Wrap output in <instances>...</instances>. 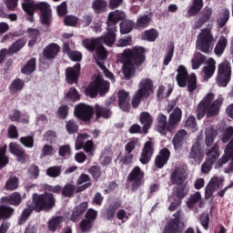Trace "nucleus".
Segmentation results:
<instances>
[{"instance_id":"f257e3e1","label":"nucleus","mask_w":233,"mask_h":233,"mask_svg":"<svg viewBox=\"0 0 233 233\" xmlns=\"http://www.w3.org/2000/svg\"><path fill=\"white\" fill-rule=\"evenodd\" d=\"M116 27H108L107 25V33L104 37L101 38H90L83 40L82 44L86 50L90 52H95L94 57L98 66L103 70L104 75L107 77V79H111L114 81V74L106 69L103 62L106 59V49L103 46L102 41L107 46H112L114 43H116Z\"/></svg>"},{"instance_id":"f03ea898","label":"nucleus","mask_w":233,"mask_h":233,"mask_svg":"<svg viewBox=\"0 0 233 233\" xmlns=\"http://www.w3.org/2000/svg\"><path fill=\"white\" fill-rule=\"evenodd\" d=\"M122 57L124 61L123 74L126 79H130L134 76V65L139 66L145 63V48L135 46L132 49H126Z\"/></svg>"},{"instance_id":"7ed1b4c3","label":"nucleus","mask_w":233,"mask_h":233,"mask_svg":"<svg viewBox=\"0 0 233 233\" xmlns=\"http://www.w3.org/2000/svg\"><path fill=\"white\" fill-rule=\"evenodd\" d=\"M23 10L27 14V21L34 23V14L40 10V21L43 25H50L52 21V10L50 5L45 2L35 4L34 0H24L22 3Z\"/></svg>"},{"instance_id":"20e7f679","label":"nucleus","mask_w":233,"mask_h":233,"mask_svg":"<svg viewBox=\"0 0 233 233\" xmlns=\"http://www.w3.org/2000/svg\"><path fill=\"white\" fill-rule=\"evenodd\" d=\"M214 93H208L197 108V116L198 119H201L205 117H214V116H218L219 114V108L223 105V97L219 96L218 99L214 100Z\"/></svg>"},{"instance_id":"39448f33","label":"nucleus","mask_w":233,"mask_h":233,"mask_svg":"<svg viewBox=\"0 0 233 233\" xmlns=\"http://www.w3.org/2000/svg\"><path fill=\"white\" fill-rule=\"evenodd\" d=\"M56 205V200L54 199V196L52 194L46 193L45 195H34L33 196V205H27L22 213V217L19 220V224L23 225L28 217L32 214V210H48L52 208Z\"/></svg>"},{"instance_id":"423d86ee","label":"nucleus","mask_w":233,"mask_h":233,"mask_svg":"<svg viewBox=\"0 0 233 233\" xmlns=\"http://www.w3.org/2000/svg\"><path fill=\"white\" fill-rule=\"evenodd\" d=\"M216 41H218V38L214 37L212 30L210 28H204L197 36L196 48L204 54H210L214 50Z\"/></svg>"},{"instance_id":"0eeeda50","label":"nucleus","mask_w":233,"mask_h":233,"mask_svg":"<svg viewBox=\"0 0 233 233\" xmlns=\"http://www.w3.org/2000/svg\"><path fill=\"white\" fill-rule=\"evenodd\" d=\"M176 81L180 88H185L187 83L188 92H194L198 88V78L196 74L192 73L188 78V71L185 66H179L177 69Z\"/></svg>"},{"instance_id":"6e6552de","label":"nucleus","mask_w":233,"mask_h":233,"mask_svg":"<svg viewBox=\"0 0 233 233\" xmlns=\"http://www.w3.org/2000/svg\"><path fill=\"white\" fill-rule=\"evenodd\" d=\"M154 94V83L150 78L142 79L138 85V90L133 96L132 105L134 108L139 106L141 99H148Z\"/></svg>"},{"instance_id":"1a4fd4ad","label":"nucleus","mask_w":233,"mask_h":233,"mask_svg":"<svg viewBox=\"0 0 233 233\" xmlns=\"http://www.w3.org/2000/svg\"><path fill=\"white\" fill-rule=\"evenodd\" d=\"M110 88V83L106 81L101 76H97L95 81L90 84L85 90L86 96L89 97H96L98 94L103 96V94H106Z\"/></svg>"},{"instance_id":"9d476101","label":"nucleus","mask_w":233,"mask_h":233,"mask_svg":"<svg viewBox=\"0 0 233 233\" xmlns=\"http://www.w3.org/2000/svg\"><path fill=\"white\" fill-rule=\"evenodd\" d=\"M231 74L232 70L228 61H224L218 65V74L217 76V84L218 86H227V85H228V81H230Z\"/></svg>"},{"instance_id":"9b49d317","label":"nucleus","mask_w":233,"mask_h":233,"mask_svg":"<svg viewBox=\"0 0 233 233\" xmlns=\"http://www.w3.org/2000/svg\"><path fill=\"white\" fill-rule=\"evenodd\" d=\"M88 134H80L76 141V150H81V148H84L86 154L89 156H94V150H96L94 142L92 140H87L85 143L83 142L85 139H88Z\"/></svg>"},{"instance_id":"f8f14e48","label":"nucleus","mask_w":233,"mask_h":233,"mask_svg":"<svg viewBox=\"0 0 233 233\" xmlns=\"http://www.w3.org/2000/svg\"><path fill=\"white\" fill-rule=\"evenodd\" d=\"M92 114H94V109L88 105L79 104L75 107V116L83 121H90Z\"/></svg>"},{"instance_id":"ddd939ff","label":"nucleus","mask_w":233,"mask_h":233,"mask_svg":"<svg viewBox=\"0 0 233 233\" xmlns=\"http://www.w3.org/2000/svg\"><path fill=\"white\" fill-rule=\"evenodd\" d=\"M232 161L233 163V137L230 139L228 144L226 146L224 149V155L218 161L217 165L215 166L216 168H221L223 165L228 163V161Z\"/></svg>"},{"instance_id":"4468645a","label":"nucleus","mask_w":233,"mask_h":233,"mask_svg":"<svg viewBox=\"0 0 233 233\" xmlns=\"http://www.w3.org/2000/svg\"><path fill=\"white\" fill-rule=\"evenodd\" d=\"M154 155V144L151 141H147L145 143L144 147L142 149V153L139 158V161L142 165H147L152 159V156Z\"/></svg>"},{"instance_id":"2eb2a0df","label":"nucleus","mask_w":233,"mask_h":233,"mask_svg":"<svg viewBox=\"0 0 233 233\" xmlns=\"http://www.w3.org/2000/svg\"><path fill=\"white\" fill-rule=\"evenodd\" d=\"M81 70V65L76 64L73 67H68L66 70V79L69 85H74L77 83V78L79 77V72Z\"/></svg>"},{"instance_id":"dca6fc26","label":"nucleus","mask_w":233,"mask_h":233,"mask_svg":"<svg viewBox=\"0 0 233 233\" xmlns=\"http://www.w3.org/2000/svg\"><path fill=\"white\" fill-rule=\"evenodd\" d=\"M181 116L182 112L180 108L177 107L172 111L167 127V132H172L176 128V125L181 121Z\"/></svg>"},{"instance_id":"f3484780","label":"nucleus","mask_w":233,"mask_h":233,"mask_svg":"<svg viewBox=\"0 0 233 233\" xmlns=\"http://www.w3.org/2000/svg\"><path fill=\"white\" fill-rule=\"evenodd\" d=\"M9 152L17 157V161L20 163H25L26 159V155L25 154V149L23 147L19 146L16 143H10L9 144Z\"/></svg>"},{"instance_id":"a211bd4d","label":"nucleus","mask_w":233,"mask_h":233,"mask_svg":"<svg viewBox=\"0 0 233 233\" xmlns=\"http://www.w3.org/2000/svg\"><path fill=\"white\" fill-rule=\"evenodd\" d=\"M143 177H145V172L141 170V167L137 166L130 172L127 178L129 181L135 182L133 187L134 188H136V187H137L138 185H141V181H143Z\"/></svg>"},{"instance_id":"6ab92c4d","label":"nucleus","mask_w":233,"mask_h":233,"mask_svg":"<svg viewBox=\"0 0 233 233\" xmlns=\"http://www.w3.org/2000/svg\"><path fill=\"white\" fill-rule=\"evenodd\" d=\"M223 181V178H218L217 177L211 178L210 182L206 187V198H212V194L216 192V190H219V185Z\"/></svg>"},{"instance_id":"aec40b11","label":"nucleus","mask_w":233,"mask_h":233,"mask_svg":"<svg viewBox=\"0 0 233 233\" xmlns=\"http://www.w3.org/2000/svg\"><path fill=\"white\" fill-rule=\"evenodd\" d=\"M130 96H128V93L125 90H120L118 92V105L119 108L123 110L124 112H127L130 108Z\"/></svg>"},{"instance_id":"412c9836","label":"nucleus","mask_w":233,"mask_h":233,"mask_svg":"<svg viewBox=\"0 0 233 233\" xmlns=\"http://www.w3.org/2000/svg\"><path fill=\"white\" fill-rule=\"evenodd\" d=\"M121 19H125V12L123 11H114L108 15L107 26L108 28H116V25Z\"/></svg>"},{"instance_id":"4be33fe9","label":"nucleus","mask_w":233,"mask_h":233,"mask_svg":"<svg viewBox=\"0 0 233 233\" xmlns=\"http://www.w3.org/2000/svg\"><path fill=\"white\" fill-rule=\"evenodd\" d=\"M170 157V151L164 148L160 151L159 155L155 159V165L157 168H163Z\"/></svg>"},{"instance_id":"5701e85b","label":"nucleus","mask_w":233,"mask_h":233,"mask_svg":"<svg viewBox=\"0 0 233 233\" xmlns=\"http://www.w3.org/2000/svg\"><path fill=\"white\" fill-rule=\"evenodd\" d=\"M188 134L185 130H179L175 137L173 138V147L175 150H179L181 147H183V143L185 142V139H187Z\"/></svg>"},{"instance_id":"b1692460","label":"nucleus","mask_w":233,"mask_h":233,"mask_svg":"<svg viewBox=\"0 0 233 233\" xmlns=\"http://www.w3.org/2000/svg\"><path fill=\"white\" fill-rule=\"evenodd\" d=\"M216 72V61L213 58L208 60V66L203 67V74L205 81H208Z\"/></svg>"},{"instance_id":"393cba45","label":"nucleus","mask_w":233,"mask_h":233,"mask_svg":"<svg viewBox=\"0 0 233 233\" xmlns=\"http://www.w3.org/2000/svg\"><path fill=\"white\" fill-rule=\"evenodd\" d=\"M205 144L207 147H212L214 145V139L218 136V131L214 129V127L208 126L205 131Z\"/></svg>"},{"instance_id":"a878e982","label":"nucleus","mask_w":233,"mask_h":233,"mask_svg":"<svg viewBox=\"0 0 233 233\" xmlns=\"http://www.w3.org/2000/svg\"><path fill=\"white\" fill-rule=\"evenodd\" d=\"M139 121L141 125H143V130L145 134H147V132L148 131V128L152 127V122L154 121V119L152 118V116H150V113L148 112H142L140 114Z\"/></svg>"},{"instance_id":"bb28decb","label":"nucleus","mask_w":233,"mask_h":233,"mask_svg":"<svg viewBox=\"0 0 233 233\" xmlns=\"http://www.w3.org/2000/svg\"><path fill=\"white\" fill-rule=\"evenodd\" d=\"M171 179L175 185H183V182L187 179V172L181 168L175 169L172 173Z\"/></svg>"},{"instance_id":"cd10ccee","label":"nucleus","mask_w":233,"mask_h":233,"mask_svg":"<svg viewBox=\"0 0 233 233\" xmlns=\"http://www.w3.org/2000/svg\"><path fill=\"white\" fill-rule=\"evenodd\" d=\"M87 208L88 202H82L79 206L74 208L71 219L73 221H78L79 218H81L82 214H85V212H86Z\"/></svg>"},{"instance_id":"c85d7f7f","label":"nucleus","mask_w":233,"mask_h":233,"mask_svg":"<svg viewBox=\"0 0 233 233\" xmlns=\"http://www.w3.org/2000/svg\"><path fill=\"white\" fill-rule=\"evenodd\" d=\"M59 46L57 44H50L44 49V56L46 59H54L59 54Z\"/></svg>"},{"instance_id":"c756f323","label":"nucleus","mask_w":233,"mask_h":233,"mask_svg":"<svg viewBox=\"0 0 233 233\" xmlns=\"http://www.w3.org/2000/svg\"><path fill=\"white\" fill-rule=\"evenodd\" d=\"M78 189L76 192H81L83 190H86L89 187L92 186V183L90 182V177L88 175H81L77 180Z\"/></svg>"},{"instance_id":"7c9ffc66","label":"nucleus","mask_w":233,"mask_h":233,"mask_svg":"<svg viewBox=\"0 0 233 233\" xmlns=\"http://www.w3.org/2000/svg\"><path fill=\"white\" fill-rule=\"evenodd\" d=\"M211 15H212V8L206 7L203 11L202 16L197 22H195V27L201 28V25L206 24L208 21V19H210Z\"/></svg>"},{"instance_id":"2f4dec72","label":"nucleus","mask_w":233,"mask_h":233,"mask_svg":"<svg viewBox=\"0 0 233 233\" xmlns=\"http://www.w3.org/2000/svg\"><path fill=\"white\" fill-rule=\"evenodd\" d=\"M228 41L225 36H220L218 41L217 42L215 46L214 52L216 56H222L223 53L225 52V49L227 48Z\"/></svg>"},{"instance_id":"473e14b6","label":"nucleus","mask_w":233,"mask_h":233,"mask_svg":"<svg viewBox=\"0 0 233 233\" xmlns=\"http://www.w3.org/2000/svg\"><path fill=\"white\" fill-rule=\"evenodd\" d=\"M5 201H6V203H9V205H13L14 207H19V205H21V202L23 201V198L18 192H14L8 197L5 198Z\"/></svg>"},{"instance_id":"72a5a7b5","label":"nucleus","mask_w":233,"mask_h":233,"mask_svg":"<svg viewBox=\"0 0 233 233\" xmlns=\"http://www.w3.org/2000/svg\"><path fill=\"white\" fill-rule=\"evenodd\" d=\"M95 108H96V119H99V117H104V119H108V117L112 116V111H110V109L105 108L99 105H96Z\"/></svg>"},{"instance_id":"f704fd0d","label":"nucleus","mask_w":233,"mask_h":233,"mask_svg":"<svg viewBox=\"0 0 233 233\" xmlns=\"http://www.w3.org/2000/svg\"><path fill=\"white\" fill-rule=\"evenodd\" d=\"M158 35H159V33H157V30L149 29V30H146L143 33L142 39L144 41L154 42V41H156V39H157Z\"/></svg>"},{"instance_id":"c9c22d12","label":"nucleus","mask_w":233,"mask_h":233,"mask_svg":"<svg viewBox=\"0 0 233 233\" xmlns=\"http://www.w3.org/2000/svg\"><path fill=\"white\" fill-rule=\"evenodd\" d=\"M229 17H230V11H228V9H222L218 18V26H220V28H223V26L227 25V22L228 21Z\"/></svg>"},{"instance_id":"e433bc0d","label":"nucleus","mask_w":233,"mask_h":233,"mask_svg":"<svg viewBox=\"0 0 233 233\" xmlns=\"http://www.w3.org/2000/svg\"><path fill=\"white\" fill-rule=\"evenodd\" d=\"M167 127H168V124H167V116L160 114L158 116V126L157 127V132L159 134H166L167 133Z\"/></svg>"},{"instance_id":"4c0bfd02","label":"nucleus","mask_w":233,"mask_h":233,"mask_svg":"<svg viewBox=\"0 0 233 233\" xmlns=\"http://www.w3.org/2000/svg\"><path fill=\"white\" fill-rule=\"evenodd\" d=\"M205 56L201 55V53L195 54L193 59L191 60L192 69L198 70L199 66H201V65L205 63Z\"/></svg>"},{"instance_id":"58836bf2","label":"nucleus","mask_w":233,"mask_h":233,"mask_svg":"<svg viewBox=\"0 0 233 233\" xmlns=\"http://www.w3.org/2000/svg\"><path fill=\"white\" fill-rule=\"evenodd\" d=\"M92 8L96 14H101L106 10V1L105 0H94Z\"/></svg>"},{"instance_id":"ea45409f","label":"nucleus","mask_w":233,"mask_h":233,"mask_svg":"<svg viewBox=\"0 0 233 233\" xmlns=\"http://www.w3.org/2000/svg\"><path fill=\"white\" fill-rule=\"evenodd\" d=\"M25 86V82L21 79H15L12 82V84L9 86V90L11 94H17L19 90H23V87Z\"/></svg>"},{"instance_id":"a19ab883","label":"nucleus","mask_w":233,"mask_h":233,"mask_svg":"<svg viewBox=\"0 0 233 233\" xmlns=\"http://www.w3.org/2000/svg\"><path fill=\"white\" fill-rule=\"evenodd\" d=\"M201 201V193L199 191H197L196 193L192 194L187 202V206L188 207V208H194V206L197 203H199Z\"/></svg>"},{"instance_id":"79ce46f5","label":"nucleus","mask_w":233,"mask_h":233,"mask_svg":"<svg viewBox=\"0 0 233 233\" xmlns=\"http://www.w3.org/2000/svg\"><path fill=\"white\" fill-rule=\"evenodd\" d=\"M63 223V217L57 216L53 218L51 220L48 221V228L51 232H56L57 229L58 225Z\"/></svg>"},{"instance_id":"37998d69","label":"nucleus","mask_w":233,"mask_h":233,"mask_svg":"<svg viewBox=\"0 0 233 233\" xmlns=\"http://www.w3.org/2000/svg\"><path fill=\"white\" fill-rule=\"evenodd\" d=\"M14 214V208L6 206H0V219H8L12 218Z\"/></svg>"},{"instance_id":"c03bdc74","label":"nucleus","mask_w":233,"mask_h":233,"mask_svg":"<svg viewBox=\"0 0 233 233\" xmlns=\"http://www.w3.org/2000/svg\"><path fill=\"white\" fill-rule=\"evenodd\" d=\"M132 28H134V23L132 20H124L120 24L121 34H130V32H132Z\"/></svg>"},{"instance_id":"a18cd8bd","label":"nucleus","mask_w":233,"mask_h":233,"mask_svg":"<svg viewBox=\"0 0 233 233\" xmlns=\"http://www.w3.org/2000/svg\"><path fill=\"white\" fill-rule=\"evenodd\" d=\"M6 145L0 146V168H3L8 165V157L5 155L6 154Z\"/></svg>"},{"instance_id":"49530a36","label":"nucleus","mask_w":233,"mask_h":233,"mask_svg":"<svg viewBox=\"0 0 233 233\" xmlns=\"http://www.w3.org/2000/svg\"><path fill=\"white\" fill-rule=\"evenodd\" d=\"M203 8V0H194L193 5L188 10L189 15H196Z\"/></svg>"},{"instance_id":"de8ad7c7","label":"nucleus","mask_w":233,"mask_h":233,"mask_svg":"<svg viewBox=\"0 0 233 233\" xmlns=\"http://www.w3.org/2000/svg\"><path fill=\"white\" fill-rule=\"evenodd\" d=\"M199 156H201V144L199 142H196L191 147L189 157H191V159H196L199 157Z\"/></svg>"},{"instance_id":"09e8293b","label":"nucleus","mask_w":233,"mask_h":233,"mask_svg":"<svg viewBox=\"0 0 233 233\" xmlns=\"http://www.w3.org/2000/svg\"><path fill=\"white\" fill-rule=\"evenodd\" d=\"M26 45V41L21 39L17 40L13 46L9 48V56H12L14 54H16V52H19L23 46Z\"/></svg>"},{"instance_id":"8fccbe9b","label":"nucleus","mask_w":233,"mask_h":233,"mask_svg":"<svg viewBox=\"0 0 233 233\" xmlns=\"http://www.w3.org/2000/svg\"><path fill=\"white\" fill-rule=\"evenodd\" d=\"M35 70V58H31L22 68V74H32Z\"/></svg>"},{"instance_id":"3c124183","label":"nucleus","mask_w":233,"mask_h":233,"mask_svg":"<svg viewBox=\"0 0 233 233\" xmlns=\"http://www.w3.org/2000/svg\"><path fill=\"white\" fill-rule=\"evenodd\" d=\"M19 187V179L15 177H10L5 183V189L15 190Z\"/></svg>"},{"instance_id":"603ef678","label":"nucleus","mask_w":233,"mask_h":233,"mask_svg":"<svg viewBox=\"0 0 233 233\" xmlns=\"http://www.w3.org/2000/svg\"><path fill=\"white\" fill-rule=\"evenodd\" d=\"M74 192H76V186L66 184L62 190V195L65 196V198H72L74 196Z\"/></svg>"},{"instance_id":"864d4df0","label":"nucleus","mask_w":233,"mask_h":233,"mask_svg":"<svg viewBox=\"0 0 233 233\" xmlns=\"http://www.w3.org/2000/svg\"><path fill=\"white\" fill-rule=\"evenodd\" d=\"M20 143L25 147V148H34V137H20Z\"/></svg>"},{"instance_id":"5fc2aeb1","label":"nucleus","mask_w":233,"mask_h":233,"mask_svg":"<svg viewBox=\"0 0 233 233\" xmlns=\"http://www.w3.org/2000/svg\"><path fill=\"white\" fill-rule=\"evenodd\" d=\"M149 23H150V17H148L147 15L140 16L137 21V27L147 28Z\"/></svg>"},{"instance_id":"6e6d98bb","label":"nucleus","mask_w":233,"mask_h":233,"mask_svg":"<svg viewBox=\"0 0 233 233\" xmlns=\"http://www.w3.org/2000/svg\"><path fill=\"white\" fill-rule=\"evenodd\" d=\"M56 154V149L50 145H45L42 147V153H41V157H45L46 156H54Z\"/></svg>"},{"instance_id":"4d7b16f0","label":"nucleus","mask_w":233,"mask_h":233,"mask_svg":"<svg viewBox=\"0 0 233 233\" xmlns=\"http://www.w3.org/2000/svg\"><path fill=\"white\" fill-rule=\"evenodd\" d=\"M46 174L47 176H49V177H58V176H61V167H49L46 170Z\"/></svg>"},{"instance_id":"13d9d810","label":"nucleus","mask_w":233,"mask_h":233,"mask_svg":"<svg viewBox=\"0 0 233 233\" xmlns=\"http://www.w3.org/2000/svg\"><path fill=\"white\" fill-rule=\"evenodd\" d=\"M29 35L31 40L28 42V46H34L37 41V37L39 36V31H37V29H29Z\"/></svg>"},{"instance_id":"bf43d9fd","label":"nucleus","mask_w":233,"mask_h":233,"mask_svg":"<svg viewBox=\"0 0 233 233\" xmlns=\"http://www.w3.org/2000/svg\"><path fill=\"white\" fill-rule=\"evenodd\" d=\"M186 127L187 128H189V130L196 132V130H198V124L196 123V117L189 116L186 121Z\"/></svg>"},{"instance_id":"052dcab7","label":"nucleus","mask_w":233,"mask_h":233,"mask_svg":"<svg viewBox=\"0 0 233 233\" xmlns=\"http://www.w3.org/2000/svg\"><path fill=\"white\" fill-rule=\"evenodd\" d=\"M218 157H219V147L214 146L208 153V159L212 161V159H218Z\"/></svg>"},{"instance_id":"680f3d73","label":"nucleus","mask_w":233,"mask_h":233,"mask_svg":"<svg viewBox=\"0 0 233 233\" xmlns=\"http://www.w3.org/2000/svg\"><path fill=\"white\" fill-rule=\"evenodd\" d=\"M233 136V127L230 126L225 129L224 134L221 137L222 143H228V139Z\"/></svg>"},{"instance_id":"e2e57ef3","label":"nucleus","mask_w":233,"mask_h":233,"mask_svg":"<svg viewBox=\"0 0 233 233\" xmlns=\"http://www.w3.org/2000/svg\"><path fill=\"white\" fill-rule=\"evenodd\" d=\"M116 218L119 219V221L125 223L126 221H128L130 214L127 213L125 209H119L116 213Z\"/></svg>"},{"instance_id":"0e129e2a","label":"nucleus","mask_w":233,"mask_h":233,"mask_svg":"<svg viewBox=\"0 0 233 233\" xmlns=\"http://www.w3.org/2000/svg\"><path fill=\"white\" fill-rule=\"evenodd\" d=\"M66 99H71V101H77V99H79V94L76 88L71 87L66 95Z\"/></svg>"},{"instance_id":"69168bd1","label":"nucleus","mask_w":233,"mask_h":233,"mask_svg":"<svg viewBox=\"0 0 233 233\" xmlns=\"http://www.w3.org/2000/svg\"><path fill=\"white\" fill-rule=\"evenodd\" d=\"M130 45H132V37L126 36L124 38L118 39L116 46L118 47L130 46Z\"/></svg>"},{"instance_id":"338daca9","label":"nucleus","mask_w":233,"mask_h":233,"mask_svg":"<svg viewBox=\"0 0 233 233\" xmlns=\"http://www.w3.org/2000/svg\"><path fill=\"white\" fill-rule=\"evenodd\" d=\"M64 23L66 26H76L77 25V17L74 15H67L65 17Z\"/></svg>"},{"instance_id":"774afa93","label":"nucleus","mask_w":233,"mask_h":233,"mask_svg":"<svg viewBox=\"0 0 233 233\" xmlns=\"http://www.w3.org/2000/svg\"><path fill=\"white\" fill-rule=\"evenodd\" d=\"M66 128L68 134H75V132H77V124L74 120H69L66 125Z\"/></svg>"}]
</instances>
